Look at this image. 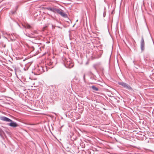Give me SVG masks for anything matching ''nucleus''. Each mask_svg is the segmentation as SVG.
Instances as JSON below:
<instances>
[{"instance_id":"obj_1","label":"nucleus","mask_w":154,"mask_h":154,"mask_svg":"<svg viewBox=\"0 0 154 154\" xmlns=\"http://www.w3.org/2000/svg\"><path fill=\"white\" fill-rule=\"evenodd\" d=\"M44 9L50 11L55 13L59 14L64 18H68L67 15L60 8H58L54 7H49L45 8Z\"/></svg>"},{"instance_id":"obj_2","label":"nucleus","mask_w":154,"mask_h":154,"mask_svg":"<svg viewBox=\"0 0 154 154\" xmlns=\"http://www.w3.org/2000/svg\"><path fill=\"white\" fill-rule=\"evenodd\" d=\"M0 119L1 120L4 121L10 122V123H8V125L11 127H16L18 126V125L16 122L13 121L12 120L5 116H0Z\"/></svg>"},{"instance_id":"obj_3","label":"nucleus","mask_w":154,"mask_h":154,"mask_svg":"<svg viewBox=\"0 0 154 154\" xmlns=\"http://www.w3.org/2000/svg\"><path fill=\"white\" fill-rule=\"evenodd\" d=\"M62 63L66 67L70 66L72 63L71 58H62Z\"/></svg>"},{"instance_id":"obj_4","label":"nucleus","mask_w":154,"mask_h":154,"mask_svg":"<svg viewBox=\"0 0 154 154\" xmlns=\"http://www.w3.org/2000/svg\"><path fill=\"white\" fill-rule=\"evenodd\" d=\"M118 84L121 85L123 86L124 88H126L127 89L131 91H133L132 88L128 84L124 82H119Z\"/></svg>"},{"instance_id":"obj_5","label":"nucleus","mask_w":154,"mask_h":154,"mask_svg":"<svg viewBox=\"0 0 154 154\" xmlns=\"http://www.w3.org/2000/svg\"><path fill=\"white\" fill-rule=\"evenodd\" d=\"M29 58H25V59L23 60V62L25 61H26V63L25 64L26 68H24V70L25 71H26L28 70L29 67L30 66L33 62L32 61H31L30 62L28 61L27 60Z\"/></svg>"},{"instance_id":"obj_6","label":"nucleus","mask_w":154,"mask_h":154,"mask_svg":"<svg viewBox=\"0 0 154 154\" xmlns=\"http://www.w3.org/2000/svg\"><path fill=\"white\" fill-rule=\"evenodd\" d=\"M36 70L38 74L37 73L35 74V73H34L35 75H39L40 74L42 73L45 71L43 69V67L42 65L38 66V67L36 69Z\"/></svg>"},{"instance_id":"obj_7","label":"nucleus","mask_w":154,"mask_h":154,"mask_svg":"<svg viewBox=\"0 0 154 154\" xmlns=\"http://www.w3.org/2000/svg\"><path fill=\"white\" fill-rule=\"evenodd\" d=\"M140 48L142 51L145 50V42L143 35L141 36V39L140 41Z\"/></svg>"},{"instance_id":"obj_8","label":"nucleus","mask_w":154,"mask_h":154,"mask_svg":"<svg viewBox=\"0 0 154 154\" xmlns=\"http://www.w3.org/2000/svg\"><path fill=\"white\" fill-rule=\"evenodd\" d=\"M4 135H5V134L2 130L0 128V136L2 138H4Z\"/></svg>"},{"instance_id":"obj_9","label":"nucleus","mask_w":154,"mask_h":154,"mask_svg":"<svg viewBox=\"0 0 154 154\" xmlns=\"http://www.w3.org/2000/svg\"><path fill=\"white\" fill-rule=\"evenodd\" d=\"M101 64V63L100 62H99L95 64H94L93 65V67L96 70L97 68Z\"/></svg>"},{"instance_id":"obj_10","label":"nucleus","mask_w":154,"mask_h":154,"mask_svg":"<svg viewBox=\"0 0 154 154\" xmlns=\"http://www.w3.org/2000/svg\"><path fill=\"white\" fill-rule=\"evenodd\" d=\"M23 26L25 28H27L29 29H30L31 28V26L27 23L25 25H24Z\"/></svg>"},{"instance_id":"obj_11","label":"nucleus","mask_w":154,"mask_h":154,"mask_svg":"<svg viewBox=\"0 0 154 154\" xmlns=\"http://www.w3.org/2000/svg\"><path fill=\"white\" fill-rule=\"evenodd\" d=\"M91 87H92V89L93 90H94L96 91H97L99 90L98 88H97L95 86H92Z\"/></svg>"},{"instance_id":"obj_12","label":"nucleus","mask_w":154,"mask_h":154,"mask_svg":"<svg viewBox=\"0 0 154 154\" xmlns=\"http://www.w3.org/2000/svg\"><path fill=\"white\" fill-rule=\"evenodd\" d=\"M9 58H7V60H6V61L8 60L9 62H10L11 63H12V61L13 60V58H11V60H8Z\"/></svg>"},{"instance_id":"obj_13","label":"nucleus","mask_w":154,"mask_h":154,"mask_svg":"<svg viewBox=\"0 0 154 154\" xmlns=\"http://www.w3.org/2000/svg\"><path fill=\"white\" fill-rule=\"evenodd\" d=\"M19 69L18 68H16L14 69V71L15 72V73L16 74V73L18 72L19 71Z\"/></svg>"},{"instance_id":"obj_14","label":"nucleus","mask_w":154,"mask_h":154,"mask_svg":"<svg viewBox=\"0 0 154 154\" xmlns=\"http://www.w3.org/2000/svg\"><path fill=\"white\" fill-rule=\"evenodd\" d=\"M138 62H137L135 60H134L133 61V63H134V64H135V65L138 64Z\"/></svg>"},{"instance_id":"obj_15","label":"nucleus","mask_w":154,"mask_h":154,"mask_svg":"<svg viewBox=\"0 0 154 154\" xmlns=\"http://www.w3.org/2000/svg\"><path fill=\"white\" fill-rule=\"evenodd\" d=\"M85 74H84L83 75V79H84V81H85Z\"/></svg>"},{"instance_id":"obj_16","label":"nucleus","mask_w":154,"mask_h":154,"mask_svg":"<svg viewBox=\"0 0 154 154\" xmlns=\"http://www.w3.org/2000/svg\"><path fill=\"white\" fill-rule=\"evenodd\" d=\"M2 46H3V47L4 48H5V47H6V45H3H3H2Z\"/></svg>"},{"instance_id":"obj_17","label":"nucleus","mask_w":154,"mask_h":154,"mask_svg":"<svg viewBox=\"0 0 154 154\" xmlns=\"http://www.w3.org/2000/svg\"><path fill=\"white\" fill-rule=\"evenodd\" d=\"M88 61L87 62H86V64H88Z\"/></svg>"},{"instance_id":"obj_18","label":"nucleus","mask_w":154,"mask_h":154,"mask_svg":"<svg viewBox=\"0 0 154 154\" xmlns=\"http://www.w3.org/2000/svg\"><path fill=\"white\" fill-rule=\"evenodd\" d=\"M50 60V62L51 63V60Z\"/></svg>"},{"instance_id":"obj_19","label":"nucleus","mask_w":154,"mask_h":154,"mask_svg":"<svg viewBox=\"0 0 154 154\" xmlns=\"http://www.w3.org/2000/svg\"><path fill=\"white\" fill-rule=\"evenodd\" d=\"M103 16H104V17H105V15L104 14Z\"/></svg>"},{"instance_id":"obj_20","label":"nucleus","mask_w":154,"mask_h":154,"mask_svg":"<svg viewBox=\"0 0 154 154\" xmlns=\"http://www.w3.org/2000/svg\"><path fill=\"white\" fill-rule=\"evenodd\" d=\"M53 63V62H51V64H52V63Z\"/></svg>"},{"instance_id":"obj_21","label":"nucleus","mask_w":154,"mask_h":154,"mask_svg":"<svg viewBox=\"0 0 154 154\" xmlns=\"http://www.w3.org/2000/svg\"><path fill=\"white\" fill-rule=\"evenodd\" d=\"M116 59H117V61H118V58H117Z\"/></svg>"}]
</instances>
